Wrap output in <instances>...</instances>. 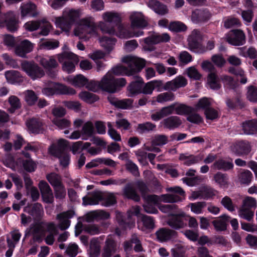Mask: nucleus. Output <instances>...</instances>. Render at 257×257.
<instances>
[{
	"mask_svg": "<svg viewBox=\"0 0 257 257\" xmlns=\"http://www.w3.org/2000/svg\"><path fill=\"white\" fill-rule=\"evenodd\" d=\"M102 18L104 21L99 22L97 25L92 17L80 19L78 22L77 26L74 30V35L81 39L87 41L91 38L98 37V28L103 33L114 34V28L109 26L105 22L120 23L121 22L120 14L114 11L106 12L102 14Z\"/></svg>",
	"mask_w": 257,
	"mask_h": 257,
	"instance_id": "obj_1",
	"label": "nucleus"
},
{
	"mask_svg": "<svg viewBox=\"0 0 257 257\" xmlns=\"http://www.w3.org/2000/svg\"><path fill=\"white\" fill-rule=\"evenodd\" d=\"M122 62L126 64L127 66L118 65L112 68L109 72L112 75H126L132 76L138 73L145 66L144 59L134 56L128 55L122 59Z\"/></svg>",
	"mask_w": 257,
	"mask_h": 257,
	"instance_id": "obj_2",
	"label": "nucleus"
},
{
	"mask_svg": "<svg viewBox=\"0 0 257 257\" xmlns=\"http://www.w3.org/2000/svg\"><path fill=\"white\" fill-rule=\"evenodd\" d=\"M46 231L50 233H55L56 232L55 224L53 222H47L44 221L35 222L27 228L26 233L32 235L34 241L40 242L42 240Z\"/></svg>",
	"mask_w": 257,
	"mask_h": 257,
	"instance_id": "obj_3",
	"label": "nucleus"
},
{
	"mask_svg": "<svg viewBox=\"0 0 257 257\" xmlns=\"http://www.w3.org/2000/svg\"><path fill=\"white\" fill-rule=\"evenodd\" d=\"M81 14L82 12L80 9L66 8L64 10L61 17L55 18L54 22L57 28L68 32L71 29L73 24Z\"/></svg>",
	"mask_w": 257,
	"mask_h": 257,
	"instance_id": "obj_4",
	"label": "nucleus"
},
{
	"mask_svg": "<svg viewBox=\"0 0 257 257\" xmlns=\"http://www.w3.org/2000/svg\"><path fill=\"white\" fill-rule=\"evenodd\" d=\"M67 145V141L64 139H59L57 143L52 144L49 148V153L59 158L60 163L63 167H67L70 163V156L64 152Z\"/></svg>",
	"mask_w": 257,
	"mask_h": 257,
	"instance_id": "obj_5",
	"label": "nucleus"
},
{
	"mask_svg": "<svg viewBox=\"0 0 257 257\" xmlns=\"http://www.w3.org/2000/svg\"><path fill=\"white\" fill-rule=\"evenodd\" d=\"M170 40V37L167 33L159 34L154 33L151 36L142 39L141 42H142V46L145 51H152L154 50V45L160 43L168 42Z\"/></svg>",
	"mask_w": 257,
	"mask_h": 257,
	"instance_id": "obj_6",
	"label": "nucleus"
},
{
	"mask_svg": "<svg viewBox=\"0 0 257 257\" xmlns=\"http://www.w3.org/2000/svg\"><path fill=\"white\" fill-rule=\"evenodd\" d=\"M59 62H64L62 65L63 71L68 73H72L75 70V64L78 63L79 59L78 56L70 52H64L57 55Z\"/></svg>",
	"mask_w": 257,
	"mask_h": 257,
	"instance_id": "obj_7",
	"label": "nucleus"
},
{
	"mask_svg": "<svg viewBox=\"0 0 257 257\" xmlns=\"http://www.w3.org/2000/svg\"><path fill=\"white\" fill-rule=\"evenodd\" d=\"M21 68L33 80L40 78L45 75L43 69L33 62L23 61L21 64Z\"/></svg>",
	"mask_w": 257,
	"mask_h": 257,
	"instance_id": "obj_8",
	"label": "nucleus"
},
{
	"mask_svg": "<svg viewBox=\"0 0 257 257\" xmlns=\"http://www.w3.org/2000/svg\"><path fill=\"white\" fill-rule=\"evenodd\" d=\"M177 213L170 214L167 223L172 228L178 229L186 226L187 215L178 209L177 210Z\"/></svg>",
	"mask_w": 257,
	"mask_h": 257,
	"instance_id": "obj_9",
	"label": "nucleus"
},
{
	"mask_svg": "<svg viewBox=\"0 0 257 257\" xmlns=\"http://www.w3.org/2000/svg\"><path fill=\"white\" fill-rule=\"evenodd\" d=\"M131 28L133 30L143 29L148 25V21L144 14L139 12H132L129 15Z\"/></svg>",
	"mask_w": 257,
	"mask_h": 257,
	"instance_id": "obj_10",
	"label": "nucleus"
},
{
	"mask_svg": "<svg viewBox=\"0 0 257 257\" xmlns=\"http://www.w3.org/2000/svg\"><path fill=\"white\" fill-rule=\"evenodd\" d=\"M19 21L16 19L15 14L13 12L0 16V27L6 26L10 32H15L18 29Z\"/></svg>",
	"mask_w": 257,
	"mask_h": 257,
	"instance_id": "obj_11",
	"label": "nucleus"
},
{
	"mask_svg": "<svg viewBox=\"0 0 257 257\" xmlns=\"http://www.w3.org/2000/svg\"><path fill=\"white\" fill-rule=\"evenodd\" d=\"M202 39L201 32L198 30H193L188 38L189 48L196 52H204L205 50H201Z\"/></svg>",
	"mask_w": 257,
	"mask_h": 257,
	"instance_id": "obj_12",
	"label": "nucleus"
},
{
	"mask_svg": "<svg viewBox=\"0 0 257 257\" xmlns=\"http://www.w3.org/2000/svg\"><path fill=\"white\" fill-rule=\"evenodd\" d=\"M23 210L33 217L35 221L34 222L41 221V220L44 215L43 207L39 203L27 205L24 208Z\"/></svg>",
	"mask_w": 257,
	"mask_h": 257,
	"instance_id": "obj_13",
	"label": "nucleus"
},
{
	"mask_svg": "<svg viewBox=\"0 0 257 257\" xmlns=\"http://www.w3.org/2000/svg\"><path fill=\"white\" fill-rule=\"evenodd\" d=\"M226 41L231 45L240 46L245 42V36L242 31L234 30L229 32L225 36Z\"/></svg>",
	"mask_w": 257,
	"mask_h": 257,
	"instance_id": "obj_14",
	"label": "nucleus"
},
{
	"mask_svg": "<svg viewBox=\"0 0 257 257\" xmlns=\"http://www.w3.org/2000/svg\"><path fill=\"white\" fill-rule=\"evenodd\" d=\"M230 150L236 156H244L250 152L251 147L247 141H240L233 144L230 146Z\"/></svg>",
	"mask_w": 257,
	"mask_h": 257,
	"instance_id": "obj_15",
	"label": "nucleus"
},
{
	"mask_svg": "<svg viewBox=\"0 0 257 257\" xmlns=\"http://www.w3.org/2000/svg\"><path fill=\"white\" fill-rule=\"evenodd\" d=\"M100 89L109 92H115V78L111 73L108 72L99 81Z\"/></svg>",
	"mask_w": 257,
	"mask_h": 257,
	"instance_id": "obj_16",
	"label": "nucleus"
},
{
	"mask_svg": "<svg viewBox=\"0 0 257 257\" xmlns=\"http://www.w3.org/2000/svg\"><path fill=\"white\" fill-rule=\"evenodd\" d=\"M34 44L28 40H24L15 48V53L18 56L24 58L27 53L33 51Z\"/></svg>",
	"mask_w": 257,
	"mask_h": 257,
	"instance_id": "obj_17",
	"label": "nucleus"
},
{
	"mask_svg": "<svg viewBox=\"0 0 257 257\" xmlns=\"http://www.w3.org/2000/svg\"><path fill=\"white\" fill-rule=\"evenodd\" d=\"M187 84V80L181 75L178 76L174 79L165 83L164 88L166 90L175 91L181 87H185Z\"/></svg>",
	"mask_w": 257,
	"mask_h": 257,
	"instance_id": "obj_18",
	"label": "nucleus"
},
{
	"mask_svg": "<svg viewBox=\"0 0 257 257\" xmlns=\"http://www.w3.org/2000/svg\"><path fill=\"white\" fill-rule=\"evenodd\" d=\"M203 158L204 155L202 153H200L195 156L186 153L180 154L179 160L182 162L184 165L189 166L200 162Z\"/></svg>",
	"mask_w": 257,
	"mask_h": 257,
	"instance_id": "obj_19",
	"label": "nucleus"
},
{
	"mask_svg": "<svg viewBox=\"0 0 257 257\" xmlns=\"http://www.w3.org/2000/svg\"><path fill=\"white\" fill-rule=\"evenodd\" d=\"M74 212L71 210L59 213L57 215L56 219L58 220V226L61 230L67 229L70 225L69 219L71 218Z\"/></svg>",
	"mask_w": 257,
	"mask_h": 257,
	"instance_id": "obj_20",
	"label": "nucleus"
},
{
	"mask_svg": "<svg viewBox=\"0 0 257 257\" xmlns=\"http://www.w3.org/2000/svg\"><path fill=\"white\" fill-rule=\"evenodd\" d=\"M20 10L22 18L27 16L36 17L39 14L37 10L36 5L31 2L22 4L20 7Z\"/></svg>",
	"mask_w": 257,
	"mask_h": 257,
	"instance_id": "obj_21",
	"label": "nucleus"
},
{
	"mask_svg": "<svg viewBox=\"0 0 257 257\" xmlns=\"http://www.w3.org/2000/svg\"><path fill=\"white\" fill-rule=\"evenodd\" d=\"M181 124L182 121L180 118L175 115L169 116L160 122L161 126L169 130H173L178 127Z\"/></svg>",
	"mask_w": 257,
	"mask_h": 257,
	"instance_id": "obj_22",
	"label": "nucleus"
},
{
	"mask_svg": "<svg viewBox=\"0 0 257 257\" xmlns=\"http://www.w3.org/2000/svg\"><path fill=\"white\" fill-rule=\"evenodd\" d=\"M174 105L172 104L161 108L159 110L153 113L151 115V119L154 121H159L162 118L171 115L174 113Z\"/></svg>",
	"mask_w": 257,
	"mask_h": 257,
	"instance_id": "obj_23",
	"label": "nucleus"
},
{
	"mask_svg": "<svg viewBox=\"0 0 257 257\" xmlns=\"http://www.w3.org/2000/svg\"><path fill=\"white\" fill-rule=\"evenodd\" d=\"M37 60L45 69H50L57 67L58 63L53 56H37Z\"/></svg>",
	"mask_w": 257,
	"mask_h": 257,
	"instance_id": "obj_24",
	"label": "nucleus"
},
{
	"mask_svg": "<svg viewBox=\"0 0 257 257\" xmlns=\"http://www.w3.org/2000/svg\"><path fill=\"white\" fill-rule=\"evenodd\" d=\"M144 33L142 30L131 33L125 29L122 25L118 27V31L116 35L121 39H128L133 37H139L144 35Z\"/></svg>",
	"mask_w": 257,
	"mask_h": 257,
	"instance_id": "obj_25",
	"label": "nucleus"
},
{
	"mask_svg": "<svg viewBox=\"0 0 257 257\" xmlns=\"http://www.w3.org/2000/svg\"><path fill=\"white\" fill-rule=\"evenodd\" d=\"M102 192L99 191L94 192L89 196L83 197L82 204L84 205H94L99 203L102 200Z\"/></svg>",
	"mask_w": 257,
	"mask_h": 257,
	"instance_id": "obj_26",
	"label": "nucleus"
},
{
	"mask_svg": "<svg viewBox=\"0 0 257 257\" xmlns=\"http://www.w3.org/2000/svg\"><path fill=\"white\" fill-rule=\"evenodd\" d=\"M154 227L155 222L153 217L151 216L142 215L138 221V227L143 231L147 229H152Z\"/></svg>",
	"mask_w": 257,
	"mask_h": 257,
	"instance_id": "obj_27",
	"label": "nucleus"
},
{
	"mask_svg": "<svg viewBox=\"0 0 257 257\" xmlns=\"http://www.w3.org/2000/svg\"><path fill=\"white\" fill-rule=\"evenodd\" d=\"M152 104H156V102L160 103H165L167 102L173 101L175 99V94L171 92H165L160 93L157 96L153 98Z\"/></svg>",
	"mask_w": 257,
	"mask_h": 257,
	"instance_id": "obj_28",
	"label": "nucleus"
},
{
	"mask_svg": "<svg viewBox=\"0 0 257 257\" xmlns=\"http://www.w3.org/2000/svg\"><path fill=\"white\" fill-rule=\"evenodd\" d=\"M230 217L225 214L222 215L214 220L212 223L215 230L217 231H221L226 230L227 224L229 221Z\"/></svg>",
	"mask_w": 257,
	"mask_h": 257,
	"instance_id": "obj_29",
	"label": "nucleus"
},
{
	"mask_svg": "<svg viewBox=\"0 0 257 257\" xmlns=\"http://www.w3.org/2000/svg\"><path fill=\"white\" fill-rule=\"evenodd\" d=\"M118 248L116 243L112 239H107L103 249L102 257H110Z\"/></svg>",
	"mask_w": 257,
	"mask_h": 257,
	"instance_id": "obj_30",
	"label": "nucleus"
},
{
	"mask_svg": "<svg viewBox=\"0 0 257 257\" xmlns=\"http://www.w3.org/2000/svg\"><path fill=\"white\" fill-rule=\"evenodd\" d=\"M67 81L76 87H82L86 85L87 79L81 74L70 76L67 78Z\"/></svg>",
	"mask_w": 257,
	"mask_h": 257,
	"instance_id": "obj_31",
	"label": "nucleus"
},
{
	"mask_svg": "<svg viewBox=\"0 0 257 257\" xmlns=\"http://www.w3.org/2000/svg\"><path fill=\"white\" fill-rule=\"evenodd\" d=\"M176 232L170 229L162 228L156 233L157 238L161 241H166L175 236Z\"/></svg>",
	"mask_w": 257,
	"mask_h": 257,
	"instance_id": "obj_32",
	"label": "nucleus"
},
{
	"mask_svg": "<svg viewBox=\"0 0 257 257\" xmlns=\"http://www.w3.org/2000/svg\"><path fill=\"white\" fill-rule=\"evenodd\" d=\"M81 132L83 140H87L92 137L95 132L93 122L91 121L85 122L82 126Z\"/></svg>",
	"mask_w": 257,
	"mask_h": 257,
	"instance_id": "obj_33",
	"label": "nucleus"
},
{
	"mask_svg": "<svg viewBox=\"0 0 257 257\" xmlns=\"http://www.w3.org/2000/svg\"><path fill=\"white\" fill-rule=\"evenodd\" d=\"M7 82L11 84L20 83L23 81L20 73L15 70L7 71L5 72Z\"/></svg>",
	"mask_w": 257,
	"mask_h": 257,
	"instance_id": "obj_34",
	"label": "nucleus"
},
{
	"mask_svg": "<svg viewBox=\"0 0 257 257\" xmlns=\"http://www.w3.org/2000/svg\"><path fill=\"white\" fill-rule=\"evenodd\" d=\"M209 18L208 12L201 10H195L192 12L191 20L195 24L204 22Z\"/></svg>",
	"mask_w": 257,
	"mask_h": 257,
	"instance_id": "obj_35",
	"label": "nucleus"
},
{
	"mask_svg": "<svg viewBox=\"0 0 257 257\" xmlns=\"http://www.w3.org/2000/svg\"><path fill=\"white\" fill-rule=\"evenodd\" d=\"M55 93L56 94L73 95L76 93V90L72 88L60 83H55Z\"/></svg>",
	"mask_w": 257,
	"mask_h": 257,
	"instance_id": "obj_36",
	"label": "nucleus"
},
{
	"mask_svg": "<svg viewBox=\"0 0 257 257\" xmlns=\"http://www.w3.org/2000/svg\"><path fill=\"white\" fill-rule=\"evenodd\" d=\"M148 6L151 8L156 13L164 15L168 13L167 7L159 2L150 1L148 4Z\"/></svg>",
	"mask_w": 257,
	"mask_h": 257,
	"instance_id": "obj_37",
	"label": "nucleus"
},
{
	"mask_svg": "<svg viewBox=\"0 0 257 257\" xmlns=\"http://www.w3.org/2000/svg\"><path fill=\"white\" fill-rule=\"evenodd\" d=\"M26 125L29 131L33 133H39L42 130V122L36 118L27 120Z\"/></svg>",
	"mask_w": 257,
	"mask_h": 257,
	"instance_id": "obj_38",
	"label": "nucleus"
},
{
	"mask_svg": "<svg viewBox=\"0 0 257 257\" xmlns=\"http://www.w3.org/2000/svg\"><path fill=\"white\" fill-rule=\"evenodd\" d=\"M242 127L245 134H254L257 132V120L253 119L246 121L242 123Z\"/></svg>",
	"mask_w": 257,
	"mask_h": 257,
	"instance_id": "obj_39",
	"label": "nucleus"
},
{
	"mask_svg": "<svg viewBox=\"0 0 257 257\" xmlns=\"http://www.w3.org/2000/svg\"><path fill=\"white\" fill-rule=\"evenodd\" d=\"M233 164L231 162L226 161L223 159H220L216 161L211 166V168L214 170H221L227 171L232 169Z\"/></svg>",
	"mask_w": 257,
	"mask_h": 257,
	"instance_id": "obj_40",
	"label": "nucleus"
},
{
	"mask_svg": "<svg viewBox=\"0 0 257 257\" xmlns=\"http://www.w3.org/2000/svg\"><path fill=\"white\" fill-rule=\"evenodd\" d=\"M207 85L212 89H218L221 85L219 78L215 72L209 73L207 78Z\"/></svg>",
	"mask_w": 257,
	"mask_h": 257,
	"instance_id": "obj_41",
	"label": "nucleus"
},
{
	"mask_svg": "<svg viewBox=\"0 0 257 257\" xmlns=\"http://www.w3.org/2000/svg\"><path fill=\"white\" fill-rule=\"evenodd\" d=\"M143 87V80L139 78L138 81L132 82L127 87V90L131 94L130 96H133L142 93Z\"/></svg>",
	"mask_w": 257,
	"mask_h": 257,
	"instance_id": "obj_42",
	"label": "nucleus"
},
{
	"mask_svg": "<svg viewBox=\"0 0 257 257\" xmlns=\"http://www.w3.org/2000/svg\"><path fill=\"white\" fill-rule=\"evenodd\" d=\"M123 194L125 197L137 202L140 200L139 195L131 184H127L125 186L123 189Z\"/></svg>",
	"mask_w": 257,
	"mask_h": 257,
	"instance_id": "obj_43",
	"label": "nucleus"
},
{
	"mask_svg": "<svg viewBox=\"0 0 257 257\" xmlns=\"http://www.w3.org/2000/svg\"><path fill=\"white\" fill-rule=\"evenodd\" d=\"M172 105H174V113L178 115H187L193 110L192 107L178 102L172 103Z\"/></svg>",
	"mask_w": 257,
	"mask_h": 257,
	"instance_id": "obj_44",
	"label": "nucleus"
},
{
	"mask_svg": "<svg viewBox=\"0 0 257 257\" xmlns=\"http://www.w3.org/2000/svg\"><path fill=\"white\" fill-rule=\"evenodd\" d=\"M99 42L102 47L106 51L110 52L114 47L116 43V39L114 38L103 37L99 38Z\"/></svg>",
	"mask_w": 257,
	"mask_h": 257,
	"instance_id": "obj_45",
	"label": "nucleus"
},
{
	"mask_svg": "<svg viewBox=\"0 0 257 257\" xmlns=\"http://www.w3.org/2000/svg\"><path fill=\"white\" fill-rule=\"evenodd\" d=\"M110 102L117 107L127 109L130 108L133 103V100L131 99H124L118 100L115 98H109Z\"/></svg>",
	"mask_w": 257,
	"mask_h": 257,
	"instance_id": "obj_46",
	"label": "nucleus"
},
{
	"mask_svg": "<svg viewBox=\"0 0 257 257\" xmlns=\"http://www.w3.org/2000/svg\"><path fill=\"white\" fill-rule=\"evenodd\" d=\"M101 204L104 206H110L116 203V197L112 193L102 192Z\"/></svg>",
	"mask_w": 257,
	"mask_h": 257,
	"instance_id": "obj_47",
	"label": "nucleus"
},
{
	"mask_svg": "<svg viewBox=\"0 0 257 257\" xmlns=\"http://www.w3.org/2000/svg\"><path fill=\"white\" fill-rule=\"evenodd\" d=\"M238 216L248 221H250L253 218L254 211L249 208L240 206L238 211Z\"/></svg>",
	"mask_w": 257,
	"mask_h": 257,
	"instance_id": "obj_48",
	"label": "nucleus"
},
{
	"mask_svg": "<svg viewBox=\"0 0 257 257\" xmlns=\"http://www.w3.org/2000/svg\"><path fill=\"white\" fill-rule=\"evenodd\" d=\"M78 96L80 99L88 103H92L98 99L96 95L87 91H82Z\"/></svg>",
	"mask_w": 257,
	"mask_h": 257,
	"instance_id": "obj_49",
	"label": "nucleus"
},
{
	"mask_svg": "<svg viewBox=\"0 0 257 257\" xmlns=\"http://www.w3.org/2000/svg\"><path fill=\"white\" fill-rule=\"evenodd\" d=\"M251 172L247 170H244L238 175V180L241 184L248 185L252 179Z\"/></svg>",
	"mask_w": 257,
	"mask_h": 257,
	"instance_id": "obj_50",
	"label": "nucleus"
},
{
	"mask_svg": "<svg viewBox=\"0 0 257 257\" xmlns=\"http://www.w3.org/2000/svg\"><path fill=\"white\" fill-rule=\"evenodd\" d=\"M59 42L56 40H41L39 44L40 48L42 49L51 50L57 48Z\"/></svg>",
	"mask_w": 257,
	"mask_h": 257,
	"instance_id": "obj_51",
	"label": "nucleus"
},
{
	"mask_svg": "<svg viewBox=\"0 0 257 257\" xmlns=\"http://www.w3.org/2000/svg\"><path fill=\"white\" fill-rule=\"evenodd\" d=\"M214 180L220 187H226L228 184V177L226 174L217 172L214 175Z\"/></svg>",
	"mask_w": 257,
	"mask_h": 257,
	"instance_id": "obj_52",
	"label": "nucleus"
},
{
	"mask_svg": "<svg viewBox=\"0 0 257 257\" xmlns=\"http://www.w3.org/2000/svg\"><path fill=\"white\" fill-rule=\"evenodd\" d=\"M168 28L171 31L175 32L185 31L187 30V26L184 23L179 21L170 23Z\"/></svg>",
	"mask_w": 257,
	"mask_h": 257,
	"instance_id": "obj_53",
	"label": "nucleus"
},
{
	"mask_svg": "<svg viewBox=\"0 0 257 257\" xmlns=\"http://www.w3.org/2000/svg\"><path fill=\"white\" fill-rule=\"evenodd\" d=\"M8 102L11 105V107L9 108L8 110L11 113H13L14 111L20 108L21 102L19 98L15 95H12L9 97Z\"/></svg>",
	"mask_w": 257,
	"mask_h": 257,
	"instance_id": "obj_54",
	"label": "nucleus"
},
{
	"mask_svg": "<svg viewBox=\"0 0 257 257\" xmlns=\"http://www.w3.org/2000/svg\"><path fill=\"white\" fill-rule=\"evenodd\" d=\"M221 204L229 211L233 212L235 210L236 205L232 199L228 196L224 197L220 201Z\"/></svg>",
	"mask_w": 257,
	"mask_h": 257,
	"instance_id": "obj_55",
	"label": "nucleus"
},
{
	"mask_svg": "<svg viewBox=\"0 0 257 257\" xmlns=\"http://www.w3.org/2000/svg\"><path fill=\"white\" fill-rule=\"evenodd\" d=\"M206 204L205 202H198L191 203L188 206L190 207L192 212L199 214L203 212V209L206 206Z\"/></svg>",
	"mask_w": 257,
	"mask_h": 257,
	"instance_id": "obj_56",
	"label": "nucleus"
},
{
	"mask_svg": "<svg viewBox=\"0 0 257 257\" xmlns=\"http://www.w3.org/2000/svg\"><path fill=\"white\" fill-rule=\"evenodd\" d=\"M160 202L173 203L181 200V197L175 194H164L160 196Z\"/></svg>",
	"mask_w": 257,
	"mask_h": 257,
	"instance_id": "obj_57",
	"label": "nucleus"
},
{
	"mask_svg": "<svg viewBox=\"0 0 257 257\" xmlns=\"http://www.w3.org/2000/svg\"><path fill=\"white\" fill-rule=\"evenodd\" d=\"M25 99L29 105L34 104L38 99V97L33 90H28L24 92Z\"/></svg>",
	"mask_w": 257,
	"mask_h": 257,
	"instance_id": "obj_58",
	"label": "nucleus"
},
{
	"mask_svg": "<svg viewBox=\"0 0 257 257\" xmlns=\"http://www.w3.org/2000/svg\"><path fill=\"white\" fill-rule=\"evenodd\" d=\"M168 142L167 136L164 135H158L153 138L152 143L154 146H163L166 144Z\"/></svg>",
	"mask_w": 257,
	"mask_h": 257,
	"instance_id": "obj_59",
	"label": "nucleus"
},
{
	"mask_svg": "<svg viewBox=\"0 0 257 257\" xmlns=\"http://www.w3.org/2000/svg\"><path fill=\"white\" fill-rule=\"evenodd\" d=\"M108 127V134L109 136L115 141H120L121 136L120 134L113 127L112 124L110 122L107 123Z\"/></svg>",
	"mask_w": 257,
	"mask_h": 257,
	"instance_id": "obj_60",
	"label": "nucleus"
},
{
	"mask_svg": "<svg viewBox=\"0 0 257 257\" xmlns=\"http://www.w3.org/2000/svg\"><path fill=\"white\" fill-rule=\"evenodd\" d=\"M224 26L226 29H229L233 27H238L240 25V23L237 18L234 17H228L224 20Z\"/></svg>",
	"mask_w": 257,
	"mask_h": 257,
	"instance_id": "obj_61",
	"label": "nucleus"
},
{
	"mask_svg": "<svg viewBox=\"0 0 257 257\" xmlns=\"http://www.w3.org/2000/svg\"><path fill=\"white\" fill-rule=\"evenodd\" d=\"M156 125L150 122L140 123L138 125V130L141 133L148 132L153 131L156 128Z\"/></svg>",
	"mask_w": 257,
	"mask_h": 257,
	"instance_id": "obj_62",
	"label": "nucleus"
},
{
	"mask_svg": "<svg viewBox=\"0 0 257 257\" xmlns=\"http://www.w3.org/2000/svg\"><path fill=\"white\" fill-rule=\"evenodd\" d=\"M256 205L257 202L254 198L247 196L242 200L241 206L251 209L252 207H255Z\"/></svg>",
	"mask_w": 257,
	"mask_h": 257,
	"instance_id": "obj_63",
	"label": "nucleus"
},
{
	"mask_svg": "<svg viewBox=\"0 0 257 257\" xmlns=\"http://www.w3.org/2000/svg\"><path fill=\"white\" fill-rule=\"evenodd\" d=\"M47 179L54 187L62 183L60 176L55 173L48 174Z\"/></svg>",
	"mask_w": 257,
	"mask_h": 257,
	"instance_id": "obj_64",
	"label": "nucleus"
}]
</instances>
